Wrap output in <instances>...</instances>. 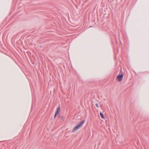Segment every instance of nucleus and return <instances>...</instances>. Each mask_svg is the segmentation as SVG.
I'll use <instances>...</instances> for the list:
<instances>
[{"label":"nucleus","instance_id":"10","mask_svg":"<svg viewBox=\"0 0 149 149\" xmlns=\"http://www.w3.org/2000/svg\"><path fill=\"white\" fill-rule=\"evenodd\" d=\"M91 26H90V27H91Z\"/></svg>","mask_w":149,"mask_h":149},{"label":"nucleus","instance_id":"2","mask_svg":"<svg viewBox=\"0 0 149 149\" xmlns=\"http://www.w3.org/2000/svg\"><path fill=\"white\" fill-rule=\"evenodd\" d=\"M85 122L84 120H82L81 122L79 123L73 129L72 132L77 130L82 126Z\"/></svg>","mask_w":149,"mask_h":149},{"label":"nucleus","instance_id":"4","mask_svg":"<svg viewBox=\"0 0 149 149\" xmlns=\"http://www.w3.org/2000/svg\"><path fill=\"white\" fill-rule=\"evenodd\" d=\"M123 76L124 73L123 72L122 70L121 69L120 70L119 73L116 77V79H117L119 82L121 81L123 79Z\"/></svg>","mask_w":149,"mask_h":149},{"label":"nucleus","instance_id":"7","mask_svg":"<svg viewBox=\"0 0 149 149\" xmlns=\"http://www.w3.org/2000/svg\"><path fill=\"white\" fill-rule=\"evenodd\" d=\"M100 116H101V117L102 118V119H104L105 117L104 116V115L101 112H100Z\"/></svg>","mask_w":149,"mask_h":149},{"label":"nucleus","instance_id":"9","mask_svg":"<svg viewBox=\"0 0 149 149\" xmlns=\"http://www.w3.org/2000/svg\"><path fill=\"white\" fill-rule=\"evenodd\" d=\"M57 115H56V114H55V115H54V119H55V118H56V116H57Z\"/></svg>","mask_w":149,"mask_h":149},{"label":"nucleus","instance_id":"1","mask_svg":"<svg viewBox=\"0 0 149 149\" xmlns=\"http://www.w3.org/2000/svg\"><path fill=\"white\" fill-rule=\"evenodd\" d=\"M85 122L84 120H82L81 122L79 123L73 129L72 132L77 130L82 126Z\"/></svg>","mask_w":149,"mask_h":149},{"label":"nucleus","instance_id":"3","mask_svg":"<svg viewBox=\"0 0 149 149\" xmlns=\"http://www.w3.org/2000/svg\"><path fill=\"white\" fill-rule=\"evenodd\" d=\"M85 122L84 120H82L81 122L79 123L73 129L72 132L77 130L82 126Z\"/></svg>","mask_w":149,"mask_h":149},{"label":"nucleus","instance_id":"8","mask_svg":"<svg viewBox=\"0 0 149 149\" xmlns=\"http://www.w3.org/2000/svg\"><path fill=\"white\" fill-rule=\"evenodd\" d=\"M95 106L97 107H99V105L98 103H96L95 104Z\"/></svg>","mask_w":149,"mask_h":149},{"label":"nucleus","instance_id":"5","mask_svg":"<svg viewBox=\"0 0 149 149\" xmlns=\"http://www.w3.org/2000/svg\"><path fill=\"white\" fill-rule=\"evenodd\" d=\"M60 111V104H59L58 105V108L55 111V113L56 115H58Z\"/></svg>","mask_w":149,"mask_h":149},{"label":"nucleus","instance_id":"6","mask_svg":"<svg viewBox=\"0 0 149 149\" xmlns=\"http://www.w3.org/2000/svg\"><path fill=\"white\" fill-rule=\"evenodd\" d=\"M58 118L61 120L63 121L65 119L64 117L61 116L60 114H59L58 116Z\"/></svg>","mask_w":149,"mask_h":149}]
</instances>
